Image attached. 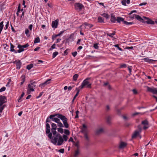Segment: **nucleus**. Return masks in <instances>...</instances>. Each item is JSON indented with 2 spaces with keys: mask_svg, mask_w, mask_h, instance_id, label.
Returning a JSON list of instances; mask_svg holds the SVG:
<instances>
[{
  "mask_svg": "<svg viewBox=\"0 0 157 157\" xmlns=\"http://www.w3.org/2000/svg\"><path fill=\"white\" fill-rule=\"evenodd\" d=\"M46 133L48 137L51 140V141L53 139V138L57 135L58 133L56 130L57 129V126L56 124L52 123L51 124V131L50 132V127L49 124H46Z\"/></svg>",
  "mask_w": 157,
  "mask_h": 157,
  "instance_id": "f257e3e1",
  "label": "nucleus"
},
{
  "mask_svg": "<svg viewBox=\"0 0 157 157\" xmlns=\"http://www.w3.org/2000/svg\"><path fill=\"white\" fill-rule=\"evenodd\" d=\"M68 139V137L67 135H63L62 136L59 133H58L51 142L54 145H56L57 143V145L60 146L63 144L64 141H66Z\"/></svg>",
  "mask_w": 157,
  "mask_h": 157,
  "instance_id": "f03ea898",
  "label": "nucleus"
},
{
  "mask_svg": "<svg viewBox=\"0 0 157 157\" xmlns=\"http://www.w3.org/2000/svg\"><path fill=\"white\" fill-rule=\"evenodd\" d=\"M90 79V78H87L85 79L82 82L81 85L79 87V88L82 89L84 87L91 88V83L88 81Z\"/></svg>",
  "mask_w": 157,
  "mask_h": 157,
  "instance_id": "7ed1b4c3",
  "label": "nucleus"
},
{
  "mask_svg": "<svg viewBox=\"0 0 157 157\" xmlns=\"http://www.w3.org/2000/svg\"><path fill=\"white\" fill-rule=\"evenodd\" d=\"M57 118L60 119L63 123L64 127L66 128H68L69 125L67 123V119L66 117L61 114L58 113Z\"/></svg>",
  "mask_w": 157,
  "mask_h": 157,
  "instance_id": "20e7f679",
  "label": "nucleus"
},
{
  "mask_svg": "<svg viewBox=\"0 0 157 157\" xmlns=\"http://www.w3.org/2000/svg\"><path fill=\"white\" fill-rule=\"evenodd\" d=\"M75 7L76 10H78L79 11H81L84 8V6L80 3H75Z\"/></svg>",
  "mask_w": 157,
  "mask_h": 157,
  "instance_id": "39448f33",
  "label": "nucleus"
},
{
  "mask_svg": "<svg viewBox=\"0 0 157 157\" xmlns=\"http://www.w3.org/2000/svg\"><path fill=\"white\" fill-rule=\"evenodd\" d=\"M143 17L145 19L144 23H146L148 24H154L155 23L153 21L145 17Z\"/></svg>",
  "mask_w": 157,
  "mask_h": 157,
  "instance_id": "423d86ee",
  "label": "nucleus"
},
{
  "mask_svg": "<svg viewBox=\"0 0 157 157\" xmlns=\"http://www.w3.org/2000/svg\"><path fill=\"white\" fill-rule=\"evenodd\" d=\"M33 87H34L31 84H28L27 94H30L31 91H34V89H33Z\"/></svg>",
  "mask_w": 157,
  "mask_h": 157,
  "instance_id": "0eeeda50",
  "label": "nucleus"
},
{
  "mask_svg": "<svg viewBox=\"0 0 157 157\" xmlns=\"http://www.w3.org/2000/svg\"><path fill=\"white\" fill-rule=\"evenodd\" d=\"M141 124L144 125L143 127V129L146 130L148 128V127L146 126L148 125V122L147 120L146 119L144 121H142L141 122Z\"/></svg>",
  "mask_w": 157,
  "mask_h": 157,
  "instance_id": "6e6552de",
  "label": "nucleus"
},
{
  "mask_svg": "<svg viewBox=\"0 0 157 157\" xmlns=\"http://www.w3.org/2000/svg\"><path fill=\"white\" fill-rule=\"evenodd\" d=\"M147 91L154 94H157V90L155 88H152L147 86Z\"/></svg>",
  "mask_w": 157,
  "mask_h": 157,
  "instance_id": "1a4fd4ad",
  "label": "nucleus"
},
{
  "mask_svg": "<svg viewBox=\"0 0 157 157\" xmlns=\"http://www.w3.org/2000/svg\"><path fill=\"white\" fill-rule=\"evenodd\" d=\"M14 64H16V67L17 68H18L20 69V68L21 65V62L20 60H15L13 62Z\"/></svg>",
  "mask_w": 157,
  "mask_h": 157,
  "instance_id": "9d476101",
  "label": "nucleus"
},
{
  "mask_svg": "<svg viewBox=\"0 0 157 157\" xmlns=\"http://www.w3.org/2000/svg\"><path fill=\"white\" fill-rule=\"evenodd\" d=\"M7 101V99L5 96H3L0 99V106L6 103Z\"/></svg>",
  "mask_w": 157,
  "mask_h": 157,
  "instance_id": "9b49d317",
  "label": "nucleus"
},
{
  "mask_svg": "<svg viewBox=\"0 0 157 157\" xmlns=\"http://www.w3.org/2000/svg\"><path fill=\"white\" fill-rule=\"evenodd\" d=\"M59 20L57 19L54 21H52V28H56L58 24Z\"/></svg>",
  "mask_w": 157,
  "mask_h": 157,
  "instance_id": "f8f14e48",
  "label": "nucleus"
},
{
  "mask_svg": "<svg viewBox=\"0 0 157 157\" xmlns=\"http://www.w3.org/2000/svg\"><path fill=\"white\" fill-rule=\"evenodd\" d=\"M51 81V79H47L46 81L43 83L40 84L39 86L42 87L46 85L49 84L50 83V81Z\"/></svg>",
  "mask_w": 157,
  "mask_h": 157,
  "instance_id": "ddd939ff",
  "label": "nucleus"
},
{
  "mask_svg": "<svg viewBox=\"0 0 157 157\" xmlns=\"http://www.w3.org/2000/svg\"><path fill=\"white\" fill-rule=\"evenodd\" d=\"M127 145V144L123 142H120L118 148L120 149H123Z\"/></svg>",
  "mask_w": 157,
  "mask_h": 157,
  "instance_id": "4468645a",
  "label": "nucleus"
},
{
  "mask_svg": "<svg viewBox=\"0 0 157 157\" xmlns=\"http://www.w3.org/2000/svg\"><path fill=\"white\" fill-rule=\"evenodd\" d=\"M74 40V34L72 33L71 34L70 36L67 40V42L69 43V42L73 41Z\"/></svg>",
  "mask_w": 157,
  "mask_h": 157,
  "instance_id": "2eb2a0df",
  "label": "nucleus"
},
{
  "mask_svg": "<svg viewBox=\"0 0 157 157\" xmlns=\"http://www.w3.org/2000/svg\"><path fill=\"white\" fill-rule=\"evenodd\" d=\"M134 15H135V17L137 20L142 22L144 23L145 20L144 18V19L142 18L139 15H136L135 14H134Z\"/></svg>",
  "mask_w": 157,
  "mask_h": 157,
  "instance_id": "dca6fc26",
  "label": "nucleus"
},
{
  "mask_svg": "<svg viewBox=\"0 0 157 157\" xmlns=\"http://www.w3.org/2000/svg\"><path fill=\"white\" fill-rule=\"evenodd\" d=\"M104 132V129L103 128H101L97 129L95 131V134L96 135H99Z\"/></svg>",
  "mask_w": 157,
  "mask_h": 157,
  "instance_id": "f3484780",
  "label": "nucleus"
},
{
  "mask_svg": "<svg viewBox=\"0 0 157 157\" xmlns=\"http://www.w3.org/2000/svg\"><path fill=\"white\" fill-rule=\"evenodd\" d=\"M142 59L145 62H148L149 63H152L153 62L155 61V60L153 59L146 58Z\"/></svg>",
  "mask_w": 157,
  "mask_h": 157,
  "instance_id": "a211bd4d",
  "label": "nucleus"
},
{
  "mask_svg": "<svg viewBox=\"0 0 157 157\" xmlns=\"http://www.w3.org/2000/svg\"><path fill=\"white\" fill-rule=\"evenodd\" d=\"M140 133L138 131L135 130L132 135V138H136L139 135Z\"/></svg>",
  "mask_w": 157,
  "mask_h": 157,
  "instance_id": "6ab92c4d",
  "label": "nucleus"
},
{
  "mask_svg": "<svg viewBox=\"0 0 157 157\" xmlns=\"http://www.w3.org/2000/svg\"><path fill=\"white\" fill-rule=\"evenodd\" d=\"M117 19L114 15L113 14L111 15L110 20L111 22L113 23H115L117 21Z\"/></svg>",
  "mask_w": 157,
  "mask_h": 157,
  "instance_id": "aec40b11",
  "label": "nucleus"
},
{
  "mask_svg": "<svg viewBox=\"0 0 157 157\" xmlns=\"http://www.w3.org/2000/svg\"><path fill=\"white\" fill-rule=\"evenodd\" d=\"M111 118L110 116H108L106 117V122L107 123L109 124H111Z\"/></svg>",
  "mask_w": 157,
  "mask_h": 157,
  "instance_id": "412c9836",
  "label": "nucleus"
},
{
  "mask_svg": "<svg viewBox=\"0 0 157 157\" xmlns=\"http://www.w3.org/2000/svg\"><path fill=\"white\" fill-rule=\"evenodd\" d=\"M10 51L11 52H14L15 53H17V52L15 51L14 48V46L11 43L10 44Z\"/></svg>",
  "mask_w": 157,
  "mask_h": 157,
  "instance_id": "4be33fe9",
  "label": "nucleus"
},
{
  "mask_svg": "<svg viewBox=\"0 0 157 157\" xmlns=\"http://www.w3.org/2000/svg\"><path fill=\"white\" fill-rule=\"evenodd\" d=\"M117 21L118 23H120L121 21H122L123 22V23H124V21L123 18L121 17H117Z\"/></svg>",
  "mask_w": 157,
  "mask_h": 157,
  "instance_id": "5701e85b",
  "label": "nucleus"
},
{
  "mask_svg": "<svg viewBox=\"0 0 157 157\" xmlns=\"http://www.w3.org/2000/svg\"><path fill=\"white\" fill-rule=\"evenodd\" d=\"M21 46V45L20 44L18 45L17 47L19 48V49L17 50V52L18 53H20L23 51L24 50V49L22 47L20 48V46Z\"/></svg>",
  "mask_w": 157,
  "mask_h": 157,
  "instance_id": "b1692460",
  "label": "nucleus"
},
{
  "mask_svg": "<svg viewBox=\"0 0 157 157\" xmlns=\"http://www.w3.org/2000/svg\"><path fill=\"white\" fill-rule=\"evenodd\" d=\"M79 153V149H77L75 151V153L74 155V156L75 157H76L78 156Z\"/></svg>",
  "mask_w": 157,
  "mask_h": 157,
  "instance_id": "393cba45",
  "label": "nucleus"
},
{
  "mask_svg": "<svg viewBox=\"0 0 157 157\" xmlns=\"http://www.w3.org/2000/svg\"><path fill=\"white\" fill-rule=\"evenodd\" d=\"M115 33L116 32L115 31H114L112 33H107L106 34L107 36H109L111 37H113V36L115 35Z\"/></svg>",
  "mask_w": 157,
  "mask_h": 157,
  "instance_id": "a878e982",
  "label": "nucleus"
},
{
  "mask_svg": "<svg viewBox=\"0 0 157 157\" xmlns=\"http://www.w3.org/2000/svg\"><path fill=\"white\" fill-rule=\"evenodd\" d=\"M33 64L31 63L30 64L27 65L26 67V68L28 70H30L33 67Z\"/></svg>",
  "mask_w": 157,
  "mask_h": 157,
  "instance_id": "bb28decb",
  "label": "nucleus"
},
{
  "mask_svg": "<svg viewBox=\"0 0 157 157\" xmlns=\"http://www.w3.org/2000/svg\"><path fill=\"white\" fill-rule=\"evenodd\" d=\"M81 132L83 133L84 134H87V128H81Z\"/></svg>",
  "mask_w": 157,
  "mask_h": 157,
  "instance_id": "cd10ccee",
  "label": "nucleus"
},
{
  "mask_svg": "<svg viewBox=\"0 0 157 157\" xmlns=\"http://www.w3.org/2000/svg\"><path fill=\"white\" fill-rule=\"evenodd\" d=\"M78 76V74H75L73 77V79L74 81L77 80V78Z\"/></svg>",
  "mask_w": 157,
  "mask_h": 157,
  "instance_id": "c85d7f7f",
  "label": "nucleus"
},
{
  "mask_svg": "<svg viewBox=\"0 0 157 157\" xmlns=\"http://www.w3.org/2000/svg\"><path fill=\"white\" fill-rule=\"evenodd\" d=\"M40 38L39 37H37L35 39V40L34 41V44L39 43L40 42Z\"/></svg>",
  "mask_w": 157,
  "mask_h": 157,
  "instance_id": "c756f323",
  "label": "nucleus"
},
{
  "mask_svg": "<svg viewBox=\"0 0 157 157\" xmlns=\"http://www.w3.org/2000/svg\"><path fill=\"white\" fill-rule=\"evenodd\" d=\"M124 24L126 25H132V24H134V23L133 22H128L126 21H124Z\"/></svg>",
  "mask_w": 157,
  "mask_h": 157,
  "instance_id": "7c9ffc66",
  "label": "nucleus"
},
{
  "mask_svg": "<svg viewBox=\"0 0 157 157\" xmlns=\"http://www.w3.org/2000/svg\"><path fill=\"white\" fill-rule=\"evenodd\" d=\"M57 115H58V113L56 114H53V115H51L49 116V118L50 119H51L52 120L53 119V118L55 117H57Z\"/></svg>",
  "mask_w": 157,
  "mask_h": 157,
  "instance_id": "2f4dec72",
  "label": "nucleus"
},
{
  "mask_svg": "<svg viewBox=\"0 0 157 157\" xmlns=\"http://www.w3.org/2000/svg\"><path fill=\"white\" fill-rule=\"evenodd\" d=\"M6 106V105H1V106H0V113H1L2 112V110L4 109V108L5 107V106Z\"/></svg>",
  "mask_w": 157,
  "mask_h": 157,
  "instance_id": "473e14b6",
  "label": "nucleus"
},
{
  "mask_svg": "<svg viewBox=\"0 0 157 157\" xmlns=\"http://www.w3.org/2000/svg\"><path fill=\"white\" fill-rule=\"evenodd\" d=\"M98 22L100 23L104 22V20L102 19V17H99L98 18Z\"/></svg>",
  "mask_w": 157,
  "mask_h": 157,
  "instance_id": "72a5a7b5",
  "label": "nucleus"
},
{
  "mask_svg": "<svg viewBox=\"0 0 157 157\" xmlns=\"http://www.w3.org/2000/svg\"><path fill=\"white\" fill-rule=\"evenodd\" d=\"M57 123V125L58 126L62 128L64 127L63 125L62 124V123L60 121L59 122H58Z\"/></svg>",
  "mask_w": 157,
  "mask_h": 157,
  "instance_id": "f704fd0d",
  "label": "nucleus"
},
{
  "mask_svg": "<svg viewBox=\"0 0 157 157\" xmlns=\"http://www.w3.org/2000/svg\"><path fill=\"white\" fill-rule=\"evenodd\" d=\"M30 83L29 84H31L32 86H33V87H35L36 86V85L35 84L36 83V82H33L32 80L30 81Z\"/></svg>",
  "mask_w": 157,
  "mask_h": 157,
  "instance_id": "c9c22d12",
  "label": "nucleus"
},
{
  "mask_svg": "<svg viewBox=\"0 0 157 157\" xmlns=\"http://www.w3.org/2000/svg\"><path fill=\"white\" fill-rule=\"evenodd\" d=\"M25 33L26 35L28 37H29L30 36L29 34V30L28 29H26L25 30Z\"/></svg>",
  "mask_w": 157,
  "mask_h": 157,
  "instance_id": "e433bc0d",
  "label": "nucleus"
},
{
  "mask_svg": "<svg viewBox=\"0 0 157 157\" xmlns=\"http://www.w3.org/2000/svg\"><path fill=\"white\" fill-rule=\"evenodd\" d=\"M59 54L58 52H55L53 53L52 54V58H55L56 56H57Z\"/></svg>",
  "mask_w": 157,
  "mask_h": 157,
  "instance_id": "4c0bfd02",
  "label": "nucleus"
},
{
  "mask_svg": "<svg viewBox=\"0 0 157 157\" xmlns=\"http://www.w3.org/2000/svg\"><path fill=\"white\" fill-rule=\"evenodd\" d=\"M58 131L60 133H61L62 134L63 132V128H57Z\"/></svg>",
  "mask_w": 157,
  "mask_h": 157,
  "instance_id": "58836bf2",
  "label": "nucleus"
},
{
  "mask_svg": "<svg viewBox=\"0 0 157 157\" xmlns=\"http://www.w3.org/2000/svg\"><path fill=\"white\" fill-rule=\"evenodd\" d=\"M59 118H53V120H52L53 121H54L56 123L58 122H59L60 121V120L59 119Z\"/></svg>",
  "mask_w": 157,
  "mask_h": 157,
  "instance_id": "ea45409f",
  "label": "nucleus"
},
{
  "mask_svg": "<svg viewBox=\"0 0 157 157\" xmlns=\"http://www.w3.org/2000/svg\"><path fill=\"white\" fill-rule=\"evenodd\" d=\"M102 15L103 16V17H105L107 19L109 18V16L107 14H106L105 13H104L103 14H102Z\"/></svg>",
  "mask_w": 157,
  "mask_h": 157,
  "instance_id": "a19ab883",
  "label": "nucleus"
},
{
  "mask_svg": "<svg viewBox=\"0 0 157 157\" xmlns=\"http://www.w3.org/2000/svg\"><path fill=\"white\" fill-rule=\"evenodd\" d=\"M64 133L67 135H69L70 134V132L68 130L65 129L64 130Z\"/></svg>",
  "mask_w": 157,
  "mask_h": 157,
  "instance_id": "79ce46f5",
  "label": "nucleus"
},
{
  "mask_svg": "<svg viewBox=\"0 0 157 157\" xmlns=\"http://www.w3.org/2000/svg\"><path fill=\"white\" fill-rule=\"evenodd\" d=\"M139 132L140 133L142 130V128L140 125H139L138 126V130Z\"/></svg>",
  "mask_w": 157,
  "mask_h": 157,
  "instance_id": "37998d69",
  "label": "nucleus"
},
{
  "mask_svg": "<svg viewBox=\"0 0 157 157\" xmlns=\"http://www.w3.org/2000/svg\"><path fill=\"white\" fill-rule=\"evenodd\" d=\"M29 46V45L28 44H26L25 45H21V46H19L20 48H21V47H22L23 48H26L27 47H28Z\"/></svg>",
  "mask_w": 157,
  "mask_h": 157,
  "instance_id": "c03bdc74",
  "label": "nucleus"
},
{
  "mask_svg": "<svg viewBox=\"0 0 157 157\" xmlns=\"http://www.w3.org/2000/svg\"><path fill=\"white\" fill-rule=\"evenodd\" d=\"M21 4H19L18 7L17 12L19 13L20 11H21Z\"/></svg>",
  "mask_w": 157,
  "mask_h": 157,
  "instance_id": "a18cd8bd",
  "label": "nucleus"
},
{
  "mask_svg": "<svg viewBox=\"0 0 157 157\" xmlns=\"http://www.w3.org/2000/svg\"><path fill=\"white\" fill-rule=\"evenodd\" d=\"M21 4H19L18 7L17 12L19 13L20 11H21Z\"/></svg>",
  "mask_w": 157,
  "mask_h": 157,
  "instance_id": "49530a36",
  "label": "nucleus"
},
{
  "mask_svg": "<svg viewBox=\"0 0 157 157\" xmlns=\"http://www.w3.org/2000/svg\"><path fill=\"white\" fill-rule=\"evenodd\" d=\"M21 80L23 82H25V76L24 75H22L21 77Z\"/></svg>",
  "mask_w": 157,
  "mask_h": 157,
  "instance_id": "de8ad7c7",
  "label": "nucleus"
},
{
  "mask_svg": "<svg viewBox=\"0 0 157 157\" xmlns=\"http://www.w3.org/2000/svg\"><path fill=\"white\" fill-rule=\"evenodd\" d=\"M126 1L125 0H122V1H121L122 4L124 6H126Z\"/></svg>",
  "mask_w": 157,
  "mask_h": 157,
  "instance_id": "09e8293b",
  "label": "nucleus"
},
{
  "mask_svg": "<svg viewBox=\"0 0 157 157\" xmlns=\"http://www.w3.org/2000/svg\"><path fill=\"white\" fill-rule=\"evenodd\" d=\"M114 46L117 48L119 50H120V51H122V48L119 47V45L118 44L115 45H114Z\"/></svg>",
  "mask_w": 157,
  "mask_h": 157,
  "instance_id": "8fccbe9b",
  "label": "nucleus"
},
{
  "mask_svg": "<svg viewBox=\"0 0 157 157\" xmlns=\"http://www.w3.org/2000/svg\"><path fill=\"white\" fill-rule=\"evenodd\" d=\"M6 88L5 87H3L0 89V92L4 91L6 90Z\"/></svg>",
  "mask_w": 157,
  "mask_h": 157,
  "instance_id": "3c124183",
  "label": "nucleus"
},
{
  "mask_svg": "<svg viewBox=\"0 0 157 157\" xmlns=\"http://www.w3.org/2000/svg\"><path fill=\"white\" fill-rule=\"evenodd\" d=\"M64 149L62 148L58 150V151L62 153H63L64 152Z\"/></svg>",
  "mask_w": 157,
  "mask_h": 157,
  "instance_id": "603ef678",
  "label": "nucleus"
},
{
  "mask_svg": "<svg viewBox=\"0 0 157 157\" xmlns=\"http://www.w3.org/2000/svg\"><path fill=\"white\" fill-rule=\"evenodd\" d=\"M60 36L59 34H58L57 35H53L52 37V38L53 40H54V39L56 37Z\"/></svg>",
  "mask_w": 157,
  "mask_h": 157,
  "instance_id": "864d4df0",
  "label": "nucleus"
},
{
  "mask_svg": "<svg viewBox=\"0 0 157 157\" xmlns=\"http://www.w3.org/2000/svg\"><path fill=\"white\" fill-rule=\"evenodd\" d=\"M75 146L77 147V149H79V146L78 141H77L76 142V143L75 144Z\"/></svg>",
  "mask_w": 157,
  "mask_h": 157,
  "instance_id": "5fc2aeb1",
  "label": "nucleus"
},
{
  "mask_svg": "<svg viewBox=\"0 0 157 157\" xmlns=\"http://www.w3.org/2000/svg\"><path fill=\"white\" fill-rule=\"evenodd\" d=\"M77 52H72V55L74 57H75L77 55Z\"/></svg>",
  "mask_w": 157,
  "mask_h": 157,
  "instance_id": "6e6d98bb",
  "label": "nucleus"
},
{
  "mask_svg": "<svg viewBox=\"0 0 157 157\" xmlns=\"http://www.w3.org/2000/svg\"><path fill=\"white\" fill-rule=\"evenodd\" d=\"M76 90H77V92L76 93V94L75 95V97H77L79 93L80 90L79 89H78L77 88H76Z\"/></svg>",
  "mask_w": 157,
  "mask_h": 157,
  "instance_id": "4d7b16f0",
  "label": "nucleus"
},
{
  "mask_svg": "<svg viewBox=\"0 0 157 157\" xmlns=\"http://www.w3.org/2000/svg\"><path fill=\"white\" fill-rule=\"evenodd\" d=\"M94 47L96 49H98L99 48L97 44H95L94 45Z\"/></svg>",
  "mask_w": 157,
  "mask_h": 157,
  "instance_id": "13d9d810",
  "label": "nucleus"
},
{
  "mask_svg": "<svg viewBox=\"0 0 157 157\" xmlns=\"http://www.w3.org/2000/svg\"><path fill=\"white\" fill-rule=\"evenodd\" d=\"M84 136L85 138H86V139L87 140H89V138L87 136V134H84Z\"/></svg>",
  "mask_w": 157,
  "mask_h": 157,
  "instance_id": "bf43d9fd",
  "label": "nucleus"
},
{
  "mask_svg": "<svg viewBox=\"0 0 157 157\" xmlns=\"http://www.w3.org/2000/svg\"><path fill=\"white\" fill-rule=\"evenodd\" d=\"M131 67H130V66H128V70L129 71V73H130V74L129 75H130L131 74V71H132V68H131Z\"/></svg>",
  "mask_w": 157,
  "mask_h": 157,
  "instance_id": "052dcab7",
  "label": "nucleus"
},
{
  "mask_svg": "<svg viewBox=\"0 0 157 157\" xmlns=\"http://www.w3.org/2000/svg\"><path fill=\"white\" fill-rule=\"evenodd\" d=\"M126 67V64H123L121 65L120 66V68H123V67Z\"/></svg>",
  "mask_w": 157,
  "mask_h": 157,
  "instance_id": "680f3d73",
  "label": "nucleus"
},
{
  "mask_svg": "<svg viewBox=\"0 0 157 157\" xmlns=\"http://www.w3.org/2000/svg\"><path fill=\"white\" fill-rule=\"evenodd\" d=\"M132 91L134 94H137V91L135 89H133Z\"/></svg>",
  "mask_w": 157,
  "mask_h": 157,
  "instance_id": "e2e57ef3",
  "label": "nucleus"
},
{
  "mask_svg": "<svg viewBox=\"0 0 157 157\" xmlns=\"http://www.w3.org/2000/svg\"><path fill=\"white\" fill-rule=\"evenodd\" d=\"M133 48V47L132 46L131 47H127L125 48V49H132Z\"/></svg>",
  "mask_w": 157,
  "mask_h": 157,
  "instance_id": "0e129e2a",
  "label": "nucleus"
},
{
  "mask_svg": "<svg viewBox=\"0 0 157 157\" xmlns=\"http://www.w3.org/2000/svg\"><path fill=\"white\" fill-rule=\"evenodd\" d=\"M139 114H143L142 113H140L137 112L133 113L132 115L133 116H134Z\"/></svg>",
  "mask_w": 157,
  "mask_h": 157,
  "instance_id": "69168bd1",
  "label": "nucleus"
},
{
  "mask_svg": "<svg viewBox=\"0 0 157 157\" xmlns=\"http://www.w3.org/2000/svg\"><path fill=\"white\" fill-rule=\"evenodd\" d=\"M147 3L146 2H143L142 3H141L139 4L140 6H142L143 5H146Z\"/></svg>",
  "mask_w": 157,
  "mask_h": 157,
  "instance_id": "338daca9",
  "label": "nucleus"
},
{
  "mask_svg": "<svg viewBox=\"0 0 157 157\" xmlns=\"http://www.w3.org/2000/svg\"><path fill=\"white\" fill-rule=\"evenodd\" d=\"M32 28H33V25H30L29 26V28L31 30H32Z\"/></svg>",
  "mask_w": 157,
  "mask_h": 157,
  "instance_id": "774afa93",
  "label": "nucleus"
}]
</instances>
